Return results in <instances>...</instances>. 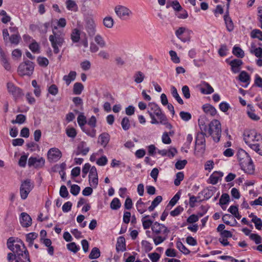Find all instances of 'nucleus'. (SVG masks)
I'll return each mask as SVG.
<instances>
[{
	"label": "nucleus",
	"mask_w": 262,
	"mask_h": 262,
	"mask_svg": "<svg viewBox=\"0 0 262 262\" xmlns=\"http://www.w3.org/2000/svg\"><path fill=\"white\" fill-rule=\"evenodd\" d=\"M245 143L253 150L262 156V136L255 130H245L243 134Z\"/></svg>",
	"instance_id": "1"
},
{
	"label": "nucleus",
	"mask_w": 262,
	"mask_h": 262,
	"mask_svg": "<svg viewBox=\"0 0 262 262\" xmlns=\"http://www.w3.org/2000/svg\"><path fill=\"white\" fill-rule=\"evenodd\" d=\"M170 231L164 224L155 222L152 226V234L154 244L157 246L164 242Z\"/></svg>",
	"instance_id": "2"
},
{
	"label": "nucleus",
	"mask_w": 262,
	"mask_h": 262,
	"mask_svg": "<svg viewBox=\"0 0 262 262\" xmlns=\"http://www.w3.org/2000/svg\"><path fill=\"white\" fill-rule=\"evenodd\" d=\"M8 248L14 253L15 258L24 257V254L29 255L28 251L23 241L14 237L9 238L7 241Z\"/></svg>",
	"instance_id": "3"
},
{
	"label": "nucleus",
	"mask_w": 262,
	"mask_h": 262,
	"mask_svg": "<svg viewBox=\"0 0 262 262\" xmlns=\"http://www.w3.org/2000/svg\"><path fill=\"white\" fill-rule=\"evenodd\" d=\"M8 248L14 253L15 258L24 257V254L29 255L28 251L23 241L14 237L9 238L7 241Z\"/></svg>",
	"instance_id": "4"
},
{
	"label": "nucleus",
	"mask_w": 262,
	"mask_h": 262,
	"mask_svg": "<svg viewBox=\"0 0 262 262\" xmlns=\"http://www.w3.org/2000/svg\"><path fill=\"white\" fill-rule=\"evenodd\" d=\"M8 248L14 253L15 258L24 257V254L29 255L28 251L23 241L14 237L9 238L7 241Z\"/></svg>",
	"instance_id": "5"
},
{
	"label": "nucleus",
	"mask_w": 262,
	"mask_h": 262,
	"mask_svg": "<svg viewBox=\"0 0 262 262\" xmlns=\"http://www.w3.org/2000/svg\"><path fill=\"white\" fill-rule=\"evenodd\" d=\"M221 124L217 120H213L208 123L207 134L211 136L215 142H219L221 136Z\"/></svg>",
	"instance_id": "6"
},
{
	"label": "nucleus",
	"mask_w": 262,
	"mask_h": 262,
	"mask_svg": "<svg viewBox=\"0 0 262 262\" xmlns=\"http://www.w3.org/2000/svg\"><path fill=\"white\" fill-rule=\"evenodd\" d=\"M49 40L55 54H58L59 52L58 47H61L64 42V34L61 32H55L53 30V34L49 36Z\"/></svg>",
	"instance_id": "7"
},
{
	"label": "nucleus",
	"mask_w": 262,
	"mask_h": 262,
	"mask_svg": "<svg viewBox=\"0 0 262 262\" xmlns=\"http://www.w3.org/2000/svg\"><path fill=\"white\" fill-rule=\"evenodd\" d=\"M18 74L20 76H30L33 74V62L26 60L20 63L18 68Z\"/></svg>",
	"instance_id": "8"
},
{
	"label": "nucleus",
	"mask_w": 262,
	"mask_h": 262,
	"mask_svg": "<svg viewBox=\"0 0 262 262\" xmlns=\"http://www.w3.org/2000/svg\"><path fill=\"white\" fill-rule=\"evenodd\" d=\"M115 11L117 16L122 19H126L132 14L130 10L125 6H117L115 8Z\"/></svg>",
	"instance_id": "9"
},
{
	"label": "nucleus",
	"mask_w": 262,
	"mask_h": 262,
	"mask_svg": "<svg viewBox=\"0 0 262 262\" xmlns=\"http://www.w3.org/2000/svg\"><path fill=\"white\" fill-rule=\"evenodd\" d=\"M7 88L8 92L13 96L15 99H19L23 95L22 90L15 86L12 82H8Z\"/></svg>",
	"instance_id": "10"
},
{
	"label": "nucleus",
	"mask_w": 262,
	"mask_h": 262,
	"mask_svg": "<svg viewBox=\"0 0 262 262\" xmlns=\"http://www.w3.org/2000/svg\"><path fill=\"white\" fill-rule=\"evenodd\" d=\"M62 156L61 152L57 148H52L48 152V158L50 162H55Z\"/></svg>",
	"instance_id": "11"
},
{
	"label": "nucleus",
	"mask_w": 262,
	"mask_h": 262,
	"mask_svg": "<svg viewBox=\"0 0 262 262\" xmlns=\"http://www.w3.org/2000/svg\"><path fill=\"white\" fill-rule=\"evenodd\" d=\"M30 180H26L23 182L20 187V194L21 198L23 200L26 199L29 193L30 192L31 189Z\"/></svg>",
	"instance_id": "12"
},
{
	"label": "nucleus",
	"mask_w": 262,
	"mask_h": 262,
	"mask_svg": "<svg viewBox=\"0 0 262 262\" xmlns=\"http://www.w3.org/2000/svg\"><path fill=\"white\" fill-rule=\"evenodd\" d=\"M31 217L26 212H22L20 214L19 222L23 227H30L32 224Z\"/></svg>",
	"instance_id": "13"
},
{
	"label": "nucleus",
	"mask_w": 262,
	"mask_h": 262,
	"mask_svg": "<svg viewBox=\"0 0 262 262\" xmlns=\"http://www.w3.org/2000/svg\"><path fill=\"white\" fill-rule=\"evenodd\" d=\"M86 30L90 36H93L96 33V24L93 18H89L86 21Z\"/></svg>",
	"instance_id": "14"
},
{
	"label": "nucleus",
	"mask_w": 262,
	"mask_h": 262,
	"mask_svg": "<svg viewBox=\"0 0 262 262\" xmlns=\"http://www.w3.org/2000/svg\"><path fill=\"white\" fill-rule=\"evenodd\" d=\"M237 159L240 163V165L245 163L251 159L249 154L244 150L239 149L237 152Z\"/></svg>",
	"instance_id": "15"
},
{
	"label": "nucleus",
	"mask_w": 262,
	"mask_h": 262,
	"mask_svg": "<svg viewBox=\"0 0 262 262\" xmlns=\"http://www.w3.org/2000/svg\"><path fill=\"white\" fill-rule=\"evenodd\" d=\"M242 169L248 174H253L254 172V166L251 159L249 161H247L240 165Z\"/></svg>",
	"instance_id": "16"
},
{
	"label": "nucleus",
	"mask_w": 262,
	"mask_h": 262,
	"mask_svg": "<svg viewBox=\"0 0 262 262\" xmlns=\"http://www.w3.org/2000/svg\"><path fill=\"white\" fill-rule=\"evenodd\" d=\"M0 61L1 64L7 71H10L11 70V66L8 61L5 52L3 50L1 47H0Z\"/></svg>",
	"instance_id": "17"
},
{
	"label": "nucleus",
	"mask_w": 262,
	"mask_h": 262,
	"mask_svg": "<svg viewBox=\"0 0 262 262\" xmlns=\"http://www.w3.org/2000/svg\"><path fill=\"white\" fill-rule=\"evenodd\" d=\"M147 110L149 115H162V112L159 106L154 102L148 104Z\"/></svg>",
	"instance_id": "18"
},
{
	"label": "nucleus",
	"mask_w": 262,
	"mask_h": 262,
	"mask_svg": "<svg viewBox=\"0 0 262 262\" xmlns=\"http://www.w3.org/2000/svg\"><path fill=\"white\" fill-rule=\"evenodd\" d=\"M224 19L226 24L227 30L232 32L234 29V24L231 18L229 16V12L227 10L224 16Z\"/></svg>",
	"instance_id": "19"
},
{
	"label": "nucleus",
	"mask_w": 262,
	"mask_h": 262,
	"mask_svg": "<svg viewBox=\"0 0 262 262\" xmlns=\"http://www.w3.org/2000/svg\"><path fill=\"white\" fill-rule=\"evenodd\" d=\"M229 64L231 67L232 71L234 73H237L240 70V67L243 64V61L241 59H235L231 60Z\"/></svg>",
	"instance_id": "20"
},
{
	"label": "nucleus",
	"mask_w": 262,
	"mask_h": 262,
	"mask_svg": "<svg viewBox=\"0 0 262 262\" xmlns=\"http://www.w3.org/2000/svg\"><path fill=\"white\" fill-rule=\"evenodd\" d=\"M223 176V173L221 171H214L209 178L210 183L212 185H215Z\"/></svg>",
	"instance_id": "21"
},
{
	"label": "nucleus",
	"mask_w": 262,
	"mask_h": 262,
	"mask_svg": "<svg viewBox=\"0 0 262 262\" xmlns=\"http://www.w3.org/2000/svg\"><path fill=\"white\" fill-rule=\"evenodd\" d=\"M205 136H207V132H199L196 137L195 145H206Z\"/></svg>",
	"instance_id": "22"
},
{
	"label": "nucleus",
	"mask_w": 262,
	"mask_h": 262,
	"mask_svg": "<svg viewBox=\"0 0 262 262\" xmlns=\"http://www.w3.org/2000/svg\"><path fill=\"white\" fill-rule=\"evenodd\" d=\"M110 139V136L108 134L103 133L99 135L98 138V142L103 147H105L108 144Z\"/></svg>",
	"instance_id": "23"
},
{
	"label": "nucleus",
	"mask_w": 262,
	"mask_h": 262,
	"mask_svg": "<svg viewBox=\"0 0 262 262\" xmlns=\"http://www.w3.org/2000/svg\"><path fill=\"white\" fill-rule=\"evenodd\" d=\"M20 40L21 37L19 33H17L12 34L11 36H10L9 37L8 42L9 41L12 45L16 46L19 44Z\"/></svg>",
	"instance_id": "24"
},
{
	"label": "nucleus",
	"mask_w": 262,
	"mask_h": 262,
	"mask_svg": "<svg viewBox=\"0 0 262 262\" xmlns=\"http://www.w3.org/2000/svg\"><path fill=\"white\" fill-rule=\"evenodd\" d=\"M45 163V160L43 158L39 156L34 157V168L39 169L43 167Z\"/></svg>",
	"instance_id": "25"
},
{
	"label": "nucleus",
	"mask_w": 262,
	"mask_h": 262,
	"mask_svg": "<svg viewBox=\"0 0 262 262\" xmlns=\"http://www.w3.org/2000/svg\"><path fill=\"white\" fill-rule=\"evenodd\" d=\"M202 108L204 112L207 115H215L216 114V110L214 107L210 104H205L203 105Z\"/></svg>",
	"instance_id": "26"
},
{
	"label": "nucleus",
	"mask_w": 262,
	"mask_h": 262,
	"mask_svg": "<svg viewBox=\"0 0 262 262\" xmlns=\"http://www.w3.org/2000/svg\"><path fill=\"white\" fill-rule=\"evenodd\" d=\"M202 85L204 87L201 88L202 93L204 94H210L214 92V89L208 83L204 81Z\"/></svg>",
	"instance_id": "27"
},
{
	"label": "nucleus",
	"mask_w": 262,
	"mask_h": 262,
	"mask_svg": "<svg viewBox=\"0 0 262 262\" xmlns=\"http://www.w3.org/2000/svg\"><path fill=\"white\" fill-rule=\"evenodd\" d=\"M126 250L125 238L123 236H120L118 239L116 244V250L119 251H124Z\"/></svg>",
	"instance_id": "28"
},
{
	"label": "nucleus",
	"mask_w": 262,
	"mask_h": 262,
	"mask_svg": "<svg viewBox=\"0 0 262 262\" xmlns=\"http://www.w3.org/2000/svg\"><path fill=\"white\" fill-rule=\"evenodd\" d=\"M76 76V73L75 71H71L68 75H64L63 77V80L66 82V84L69 85L72 81L75 79Z\"/></svg>",
	"instance_id": "29"
},
{
	"label": "nucleus",
	"mask_w": 262,
	"mask_h": 262,
	"mask_svg": "<svg viewBox=\"0 0 262 262\" xmlns=\"http://www.w3.org/2000/svg\"><path fill=\"white\" fill-rule=\"evenodd\" d=\"M114 23V19L111 16H106L103 20V25L108 29H111L113 27Z\"/></svg>",
	"instance_id": "30"
},
{
	"label": "nucleus",
	"mask_w": 262,
	"mask_h": 262,
	"mask_svg": "<svg viewBox=\"0 0 262 262\" xmlns=\"http://www.w3.org/2000/svg\"><path fill=\"white\" fill-rule=\"evenodd\" d=\"M171 94L172 96L176 99L178 102L180 104H183L184 102L181 97L179 96L177 89L172 86L171 87Z\"/></svg>",
	"instance_id": "31"
},
{
	"label": "nucleus",
	"mask_w": 262,
	"mask_h": 262,
	"mask_svg": "<svg viewBox=\"0 0 262 262\" xmlns=\"http://www.w3.org/2000/svg\"><path fill=\"white\" fill-rule=\"evenodd\" d=\"M83 88L84 86L82 83L80 82L75 83L73 86L74 94L75 95H80L83 90Z\"/></svg>",
	"instance_id": "32"
},
{
	"label": "nucleus",
	"mask_w": 262,
	"mask_h": 262,
	"mask_svg": "<svg viewBox=\"0 0 262 262\" xmlns=\"http://www.w3.org/2000/svg\"><path fill=\"white\" fill-rule=\"evenodd\" d=\"M100 256V251L99 249L97 247L93 248L89 256V258L90 259H96L99 257Z\"/></svg>",
	"instance_id": "33"
},
{
	"label": "nucleus",
	"mask_w": 262,
	"mask_h": 262,
	"mask_svg": "<svg viewBox=\"0 0 262 262\" xmlns=\"http://www.w3.org/2000/svg\"><path fill=\"white\" fill-rule=\"evenodd\" d=\"M134 77L136 83H140L144 80L145 76L141 71H138L135 74Z\"/></svg>",
	"instance_id": "34"
},
{
	"label": "nucleus",
	"mask_w": 262,
	"mask_h": 262,
	"mask_svg": "<svg viewBox=\"0 0 262 262\" xmlns=\"http://www.w3.org/2000/svg\"><path fill=\"white\" fill-rule=\"evenodd\" d=\"M198 123L201 132H207L208 124H206L205 122V118L203 117L199 119Z\"/></svg>",
	"instance_id": "35"
},
{
	"label": "nucleus",
	"mask_w": 262,
	"mask_h": 262,
	"mask_svg": "<svg viewBox=\"0 0 262 262\" xmlns=\"http://www.w3.org/2000/svg\"><path fill=\"white\" fill-rule=\"evenodd\" d=\"M36 61L39 66L43 68L47 67L49 63L47 58L42 56L38 57Z\"/></svg>",
	"instance_id": "36"
},
{
	"label": "nucleus",
	"mask_w": 262,
	"mask_h": 262,
	"mask_svg": "<svg viewBox=\"0 0 262 262\" xmlns=\"http://www.w3.org/2000/svg\"><path fill=\"white\" fill-rule=\"evenodd\" d=\"M80 31L77 29L73 30L71 35V38L74 42H77L80 39Z\"/></svg>",
	"instance_id": "37"
},
{
	"label": "nucleus",
	"mask_w": 262,
	"mask_h": 262,
	"mask_svg": "<svg viewBox=\"0 0 262 262\" xmlns=\"http://www.w3.org/2000/svg\"><path fill=\"white\" fill-rule=\"evenodd\" d=\"M233 54L238 58H243L244 55V52L238 47H234L232 51Z\"/></svg>",
	"instance_id": "38"
},
{
	"label": "nucleus",
	"mask_w": 262,
	"mask_h": 262,
	"mask_svg": "<svg viewBox=\"0 0 262 262\" xmlns=\"http://www.w3.org/2000/svg\"><path fill=\"white\" fill-rule=\"evenodd\" d=\"M177 248L184 254H188L190 251L183 244L181 241H178L176 243Z\"/></svg>",
	"instance_id": "39"
},
{
	"label": "nucleus",
	"mask_w": 262,
	"mask_h": 262,
	"mask_svg": "<svg viewBox=\"0 0 262 262\" xmlns=\"http://www.w3.org/2000/svg\"><path fill=\"white\" fill-rule=\"evenodd\" d=\"M238 79L242 82H247L250 80V76L246 72L242 71L238 76Z\"/></svg>",
	"instance_id": "40"
},
{
	"label": "nucleus",
	"mask_w": 262,
	"mask_h": 262,
	"mask_svg": "<svg viewBox=\"0 0 262 262\" xmlns=\"http://www.w3.org/2000/svg\"><path fill=\"white\" fill-rule=\"evenodd\" d=\"M0 15L2 16L1 20L4 24H7L11 20L10 16H9L7 12L4 10L0 11Z\"/></svg>",
	"instance_id": "41"
},
{
	"label": "nucleus",
	"mask_w": 262,
	"mask_h": 262,
	"mask_svg": "<svg viewBox=\"0 0 262 262\" xmlns=\"http://www.w3.org/2000/svg\"><path fill=\"white\" fill-rule=\"evenodd\" d=\"M251 37L262 41V32L258 29H254L251 32Z\"/></svg>",
	"instance_id": "42"
},
{
	"label": "nucleus",
	"mask_w": 262,
	"mask_h": 262,
	"mask_svg": "<svg viewBox=\"0 0 262 262\" xmlns=\"http://www.w3.org/2000/svg\"><path fill=\"white\" fill-rule=\"evenodd\" d=\"M77 122L82 130L86 128L84 125L86 123L87 121L85 116H78L77 118Z\"/></svg>",
	"instance_id": "43"
},
{
	"label": "nucleus",
	"mask_w": 262,
	"mask_h": 262,
	"mask_svg": "<svg viewBox=\"0 0 262 262\" xmlns=\"http://www.w3.org/2000/svg\"><path fill=\"white\" fill-rule=\"evenodd\" d=\"M230 201V196L228 193H223L220 199L219 204L221 206L227 204Z\"/></svg>",
	"instance_id": "44"
},
{
	"label": "nucleus",
	"mask_w": 262,
	"mask_h": 262,
	"mask_svg": "<svg viewBox=\"0 0 262 262\" xmlns=\"http://www.w3.org/2000/svg\"><path fill=\"white\" fill-rule=\"evenodd\" d=\"M95 41L96 42V43L99 45L100 47L103 48L105 47L106 46V43L104 39H103L102 37L100 35H97L95 37Z\"/></svg>",
	"instance_id": "45"
},
{
	"label": "nucleus",
	"mask_w": 262,
	"mask_h": 262,
	"mask_svg": "<svg viewBox=\"0 0 262 262\" xmlns=\"http://www.w3.org/2000/svg\"><path fill=\"white\" fill-rule=\"evenodd\" d=\"M184 174L183 172H179L176 174V178L174 181V184L178 186L180 185L181 182L184 179Z\"/></svg>",
	"instance_id": "46"
},
{
	"label": "nucleus",
	"mask_w": 262,
	"mask_h": 262,
	"mask_svg": "<svg viewBox=\"0 0 262 262\" xmlns=\"http://www.w3.org/2000/svg\"><path fill=\"white\" fill-rule=\"evenodd\" d=\"M111 208L113 210H117L121 206V203L118 198H114L111 202Z\"/></svg>",
	"instance_id": "47"
},
{
	"label": "nucleus",
	"mask_w": 262,
	"mask_h": 262,
	"mask_svg": "<svg viewBox=\"0 0 262 262\" xmlns=\"http://www.w3.org/2000/svg\"><path fill=\"white\" fill-rule=\"evenodd\" d=\"M142 223L143 225V227L144 229H149L151 227L152 229V226H153L154 222L149 219L143 220L142 219Z\"/></svg>",
	"instance_id": "48"
},
{
	"label": "nucleus",
	"mask_w": 262,
	"mask_h": 262,
	"mask_svg": "<svg viewBox=\"0 0 262 262\" xmlns=\"http://www.w3.org/2000/svg\"><path fill=\"white\" fill-rule=\"evenodd\" d=\"M67 249L74 253H76L79 250V248L76 245V243L72 242L67 244Z\"/></svg>",
	"instance_id": "49"
},
{
	"label": "nucleus",
	"mask_w": 262,
	"mask_h": 262,
	"mask_svg": "<svg viewBox=\"0 0 262 262\" xmlns=\"http://www.w3.org/2000/svg\"><path fill=\"white\" fill-rule=\"evenodd\" d=\"M251 222L254 223L256 228L260 230L262 227V221L260 218L254 217L252 219Z\"/></svg>",
	"instance_id": "50"
},
{
	"label": "nucleus",
	"mask_w": 262,
	"mask_h": 262,
	"mask_svg": "<svg viewBox=\"0 0 262 262\" xmlns=\"http://www.w3.org/2000/svg\"><path fill=\"white\" fill-rule=\"evenodd\" d=\"M22 53L18 49H14L12 52V57L15 60H19L21 57Z\"/></svg>",
	"instance_id": "51"
},
{
	"label": "nucleus",
	"mask_w": 262,
	"mask_h": 262,
	"mask_svg": "<svg viewBox=\"0 0 262 262\" xmlns=\"http://www.w3.org/2000/svg\"><path fill=\"white\" fill-rule=\"evenodd\" d=\"M230 219H233V217L229 214H226L222 217V220L225 224L231 226H234V224H231V222L229 221Z\"/></svg>",
	"instance_id": "52"
},
{
	"label": "nucleus",
	"mask_w": 262,
	"mask_h": 262,
	"mask_svg": "<svg viewBox=\"0 0 262 262\" xmlns=\"http://www.w3.org/2000/svg\"><path fill=\"white\" fill-rule=\"evenodd\" d=\"M187 163V161L186 160H179L176 163L175 167L177 169H182L183 168H184Z\"/></svg>",
	"instance_id": "53"
},
{
	"label": "nucleus",
	"mask_w": 262,
	"mask_h": 262,
	"mask_svg": "<svg viewBox=\"0 0 262 262\" xmlns=\"http://www.w3.org/2000/svg\"><path fill=\"white\" fill-rule=\"evenodd\" d=\"M250 238L254 241L256 244H260L261 242V236L257 234L251 233L250 235Z\"/></svg>",
	"instance_id": "54"
},
{
	"label": "nucleus",
	"mask_w": 262,
	"mask_h": 262,
	"mask_svg": "<svg viewBox=\"0 0 262 262\" xmlns=\"http://www.w3.org/2000/svg\"><path fill=\"white\" fill-rule=\"evenodd\" d=\"M26 120V116H16L15 120H12L11 123L13 124L18 123L23 124Z\"/></svg>",
	"instance_id": "55"
},
{
	"label": "nucleus",
	"mask_w": 262,
	"mask_h": 262,
	"mask_svg": "<svg viewBox=\"0 0 262 262\" xmlns=\"http://www.w3.org/2000/svg\"><path fill=\"white\" fill-rule=\"evenodd\" d=\"M80 187L76 184L72 185L70 189V192L74 195H77L80 191Z\"/></svg>",
	"instance_id": "56"
},
{
	"label": "nucleus",
	"mask_w": 262,
	"mask_h": 262,
	"mask_svg": "<svg viewBox=\"0 0 262 262\" xmlns=\"http://www.w3.org/2000/svg\"><path fill=\"white\" fill-rule=\"evenodd\" d=\"M169 54L171 56L172 61L176 63H178L180 62L179 57L177 56V53L172 50L169 51Z\"/></svg>",
	"instance_id": "57"
},
{
	"label": "nucleus",
	"mask_w": 262,
	"mask_h": 262,
	"mask_svg": "<svg viewBox=\"0 0 262 262\" xmlns=\"http://www.w3.org/2000/svg\"><path fill=\"white\" fill-rule=\"evenodd\" d=\"M28 157V154L24 155L20 157L18 161V165L19 166L24 167L26 166Z\"/></svg>",
	"instance_id": "58"
},
{
	"label": "nucleus",
	"mask_w": 262,
	"mask_h": 262,
	"mask_svg": "<svg viewBox=\"0 0 262 262\" xmlns=\"http://www.w3.org/2000/svg\"><path fill=\"white\" fill-rule=\"evenodd\" d=\"M180 198V192H177L174 196L170 200L168 203V205H170L171 206H173L176 205V204L177 203L178 200H179Z\"/></svg>",
	"instance_id": "59"
},
{
	"label": "nucleus",
	"mask_w": 262,
	"mask_h": 262,
	"mask_svg": "<svg viewBox=\"0 0 262 262\" xmlns=\"http://www.w3.org/2000/svg\"><path fill=\"white\" fill-rule=\"evenodd\" d=\"M121 125L123 129L126 130L129 129L130 126L129 121L127 117H124L121 121Z\"/></svg>",
	"instance_id": "60"
},
{
	"label": "nucleus",
	"mask_w": 262,
	"mask_h": 262,
	"mask_svg": "<svg viewBox=\"0 0 262 262\" xmlns=\"http://www.w3.org/2000/svg\"><path fill=\"white\" fill-rule=\"evenodd\" d=\"M152 262H157L160 257V255L157 252L149 253L148 255Z\"/></svg>",
	"instance_id": "61"
},
{
	"label": "nucleus",
	"mask_w": 262,
	"mask_h": 262,
	"mask_svg": "<svg viewBox=\"0 0 262 262\" xmlns=\"http://www.w3.org/2000/svg\"><path fill=\"white\" fill-rule=\"evenodd\" d=\"M183 211V208L181 206H178L173 210L170 212V214L172 216H176L178 215Z\"/></svg>",
	"instance_id": "62"
},
{
	"label": "nucleus",
	"mask_w": 262,
	"mask_h": 262,
	"mask_svg": "<svg viewBox=\"0 0 262 262\" xmlns=\"http://www.w3.org/2000/svg\"><path fill=\"white\" fill-rule=\"evenodd\" d=\"M60 195L63 198H67L69 195V192L67 187L64 185H62L59 191Z\"/></svg>",
	"instance_id": "63"
},
{
	"label": "nucleus",
	"mask_w": 262,
	"mask_h": 262,
	"mask_svg": "<svg viewBox=\"0 0 262 262\" xmlns=\"http://www.w3.org/2000/svg\"><path fill=\"white\" fill-rule=\"evenodd\" d=\"M15 262H30L29 255L24 254V257L20 258L19 256L15 258Z\"/></svg>",
	"instance_id": "64"
}]
</instances>
